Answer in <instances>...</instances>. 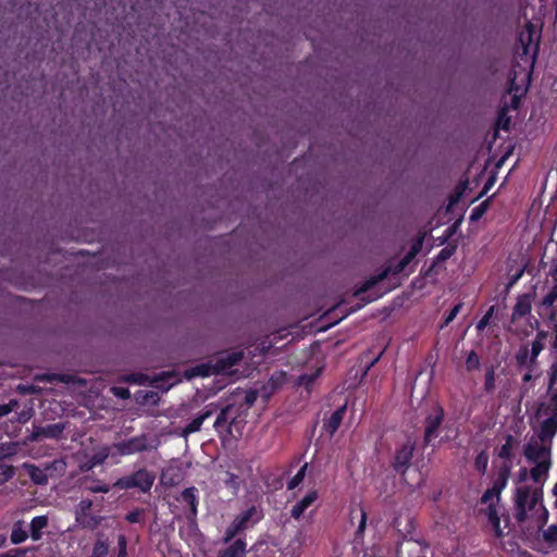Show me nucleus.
Instances as JSON below:
<instances>
[{"label":"nucleus","instance_id":"27","mask_svg":"<svg viewBox=\"0 0 557 557\" xmlns=\"http://www.w3.org/2000/svg\"><path fill=\"white\" fill-rule=\"evenodd\" d=\"M83 488L90 493H109L111 487L109 484L102 483L100 480L85 478Z\"/></svg>","mask_w":557,"mask_h":557},{"label":"nucleus","instance_id":"42","mask_svg":"<svg viewBox=\"0 0 557 557\" xmlns=\"http://www.w3.org/2000/svg\"><path fill=\"white\" fill-rule=\"evenodd\" d=\"M495 307L492 306L488 308V310L485 312V314L480 319V321L476 323V330L478 332L483 331L488 324L490 321L494 314Z\"/></svg>","mask_w":557,"mask_h":557},{"label":"nucleus","instance_id":"10","mask_svg":"<svg viewBox=\"0 0 557 557\" xmlns=\"http://www.w3.org/2000/svg\"><path fill=\"white\" fill-rule=\"evenodd\" d=\"M319 498L317 490H310L307 494L299 499L290 509V517L295 520H299L304 517L306 510L312 506Z\"/></svg>","mask_w":557,"mask_h":557},{"label":"nucleus","instance_id":"41","mask_svg":"<svg viewBox=\"0 0 557 557\" xmlns=\"http://www.w3.org/2000/svg\"><path fill=\"white\" fill-rule=\"evenodd\" d=\"M319 370L312 374H301L298 380L299 385H302L307 391H309L310 387L313 385L314 381L317 380V377L319 376Z\"/></svg>","mask_w":557,"mask_h":557},{"label":"nucleus","instance_id":"54","mask_svg":"<svg viewBox=\"0 0 557 557\" xmlns=\"http://www.w3.org/2000/svg\"><path fill=\"white\" fill-rule=\"evenodd\" d=\"M113 391H114V395H116L123 399H127L131 396L129 391L127 388L115 387V388H113Z\"/></svg>","mask_w":557,"mask_h":557},{"label":"nucleus","instance_id":"64","mask_svg":"<svg viewBox=\"0 0 557 557\" xmlns=\"http://www.w3.org/2000/svg\"><path fill=\"white\" fill-rule=\"evenodd\" d=\"M550 276L557 283V264L550 270Z\"/></svg>","mask_w":557,"mask_h":557},{"label":"nucleus","instance_id":"36","mask_svg":"<svg viewBox=\"0 0 557 557\" xmlns=\"http://www.w3.org/2000/svg\"><path fill=\"white\" fill-rule=\"evenodd\" d=\"M308 462L301 466L297 473L287 482V490H295L305 479Z\"/></svg>","mask_w":557,"mask_h":557},{"label":"nucleus","instance_id":"19","mask_svg":"<svg viewBox=\"0 0 557 557\" xmlns=\"http://www.w3.org/2000/svg\"><path fill=\"white\" fill-rule=\"evenodd\" d=\"M389 272H391V268H386L379 274L373 275L370 278H368L360 287H358L356 289L355 296L360 297L362 294L372 289L376 284L384 281L387 277Z\"/></svg>","mask_w":557,"mask_h":557},{"label":"nucleus","instance_id":"3","mask_svg":"<svg viewBox=\"0 0 557 557\" xmlns=\"http://www.w3.org/2000/svg\"><path fill=\"white\" fill-rule=\"evenodd\" d=\"M445 419V410L443 406L438 403L433 404L431 409L425 414L423 424H424V434H423V445L429 446L433 440H435L440 434V428Z\"/></svg>","mask_w":557,"mask_h":557},{"label":"nucleus","instance_id":"9","mask_svg":"<svg viewBox=\"0 0 557 557\" xmlns=\"http://www.w3.org/2000/svg\"><path fill=\"white\" fill-rule=\"evenodd\" d=\"M263 510L255 505H251L246 510L239 512L235 520L242 524L243 529L246 531L250 528H253L257 523H259L263 519Z\"/></svg>","mask_w":557,"mask_h":557},{"label":"nucleus","instance_id":"11","mask_svg":"<svg viewBox=\"0 0 557 557\" xmlns=\"http://www.w3.org/2000/svg\"><path fill=\"white\" fill-rule=\"evenodd\" d=\"M557 433V421L555 418L545 419L536 433V440L552 446L553 438Z\"/></svg>","mask_w":557,"mask_h":557},{"label":"nucleus","instance_id":"17","mask_svg":"<svg viewBox=\"0 0 557 557\" xmlns=\"http://www.w3.org/2000/svg\"><path fill=\"white\" fill-rule=\"evenodd\" d=\"M75 520L76 523L83 529L95 530L101 524L103 518L101 516H96L90 512H85L75 513Z\"/></svg>","mask_w":557,"mask_h":557},{"label":"nucleus","instance_id":"25","mask_svg":"<svg viewBox=\"0 0 557 557\" xmlns=\"http://www.w3.org/2000/svg\"><path fill=\"white\" fill-rule=\"evenodd\" d=\"M213 413V410L206 409L201 413H199L196 418H194L185 428L184 434H191L200 431L201 425L205 420L210 418Z\"/></svg>","mask_w":557,"mask_h":557},{"label":"nucleus","instance_id":"33","mask_svg":"<svg viewBox=\"0 0 557 557\" xmlns=\"http://www.w3.org/2000/svg\"><path fill=\"white\" fill-rule=\"evenodd\" d=\"M488 465V455L485 450L480 451L474 459V469L480 474H485Z\"/></svg>","mask_w":557,"mask_h":557},{"label":"nucleus","instance_id":"7","mask_svg":"<svg viewBox=\"0 0 557 557\" xmlns=\"http://www.w3.org/2000/svg\"><path fill=\"white\" fill-rule=\"evenodd\" d=\"M177 500L181 504L188 506V510L185 513L186 515V519L189 522H194L195 523L196 519H197V515H198V504H199L198 490L195 486H190V487L185 488L181 493V495L177 498Z\"/></svg>","mask_w":557,"mask_h":557},{"label":"nucleus","instance_id":"40","mask_svg":"<svg viewBox=\"0 0 557 557\" xmlns=\"http://www.w3.org/2000/svg\"><path fill=\"white\" fill-rule=\"evenodd\" d=\"M480 368V357L475 350H471L466 359V369L470 371L478 370Z\"/></svg>","mask_w":557,"mask_h":557},{"label":"nucleus","instance_id":"48","mask_svg":"<svg viewBox=\"0 0 557 557\" xmlns=\"http://www.w3.org/2000/svg\"><path fill=\"white\" fill-rule=\"evenodd\" d=\"M29 548H13L7 553L0 554V557H26Z\"/></svg>","mask_w":557,"mask_h":557},{"label":"nucleus","instance_id":"34","mask_svg":"<svg viewBox=\"0 0 557 557\" xmlns=\"http://www.w3.org/2000/svg\"><path fill=\"white\" fill-rule=\"evenodd\" d=\"M228 413H230V407H225V408H223V409L219 412V414H218V417H216V419H215V421H214V424H213L214 429H215L218 432H220L221 430H223V429H225V428H227V430H230V425H227V422H228Z\"/></svg>","mask_w":557,"mask_h":557},{"label":"nucleus","instance_id":"1","mask_svg":"<svg viewBox=\"0 0 557 557\" xmlns=\"http://www.w3.org/2000/svg\"><path fill=\"white\" fill-rule=\"evenodd\" d=\"M543 496L542 488H533L530 485L517 486L513 497V516L518 522H524L528 512L532 511Z\"/></svg>","mask_w":557,"mask_h":557},{"label":"nucleus","instance_id":"59","mask_svg":"<svg viewBox=\"0 0 557 557\" xmlns=\"http://www.w3.org/2000/svg\"><path fill=\"white\" fill-rule=\"evenodd\" d=\"M547 337H548V332L544 331V330H540V331H537L534 341H540V343L544 344V342L546 341Z\"/></svg>","mask_w":557,"mask_h":557},{"label":"nucleus","instance_id":"62","mask_svg":"<svg viewBox=\"0 0 557 557\" xmlns=\"http://www.w3.org/2000/svg\"><path fill=\"white\" fill-rule=\"evenodd\" d=\"M520 106V96H518L517 94H515L511 98V108L512 109H518Z\"/></svg>","mask_w":557,"mask_h":557},{"label":"nucleus","instance_id":"58","mask_svg":"<svg viewBox=\"0 0 557 557\" xmlns=\"http://www.w3.org/2000/svg\"><path fill=\"white\" fill-rule=\"evenodd\" d=\"M528 476H530V470H528L527 468H521L518 472V481L524 482L527 481Z\"/></svg>","mask_w":557,"mask_h":557},{"label":"nucleus","instance_id":"18","mask_svg":"<svg viewBox=\"0 0 557 557\" xmlns=\"http://www.w3.org/2000/svg\"><path fill=\"white\" fill-rule=\"evenodd\" d=\"M518 444V441L515 438L513 435L511 434H507L505 436V444L502 445V447L499 448L498 453H497V456L505 460L504 463H510L512 462V459H513V453H512V449H513V446Z\"/></svg>","mask_w":557,"mask_h":557},{"label":"nucleus","instance_id":"4","mask_svg":"<svg viewBox=\"0 0 557 557\" xmlns=\"http://www.w3.org/2000/svg\"><path fill=\"white\" fill-rule=\"evenodd\" d=\"M416 444L412 441H407L400 447L396 448L395 455L392 461L394 471L399 474L404 481H406V473L411 465L413 458V451Z\"/></svg>","mask_w":557,"mask_h":557},{"label":"nucleus","instance_id":"57","mask_svg":"<svg viewBox=\"0 0 557 557\" xmlns=\"http://www.w3.org/2000/svg\"><path fill=\"white\" fill-rule=\"evenodd\" d=\"M13 404H0V417H4L12 411Z\"/></svg>","mask_w":557,"mask_h":557},{"label":"nucleus","instance_id":"31","mask_svg":"<svg viewBox=\"0 0 557 557\" xmlns=\"http://www.w3.org/2000/svg\"><path fill=\"white\" fill-rule=\"evenodd\" d=\"M487 519L490 524L493 527L496 536L500 537L503 535V531L500 529V519L497 509L493 504L488 506Z\"/></svg>","mask_w":557,"mask_h":557},{"label":"nucleus","instance_id":"35","mask_svg":"<svg viewBox=\"0 0 557 557\" xmlns=\"http://www.w3.org/2000/svg\"><path fill=\"white\" fill-rule=\"evenodd\" d=\"M495 368L494 366H490L486 370H485V375H484V391L486 393H492L494 392L495 389Z\"/></svg>","mask_w":557,"mask_h":557},{"label":"nucleus","instance_id":"43","mask_svg":"<svg viewBox=\"0 0 557 557\" xmlns=\"http://www.w3.org/2000/svg\"><path fill=\"white\" fill-rule=\"evenodd\" d=\"M543 349H544L543 343H540V341L532 342L531 351H530V360H529V362L531 364H534L536 362V359Z\"/></svg>","mask_w":557,"mask_h":557},{"label":"nucleus","instance_id":"50","mask_svg":"<svg viewBox=\"0 0 557 557\" xmlns=\"http://www.w3.org/2000/svg\"><path fill=\"white\" fill-rule=\"evenodd\" d=\"M499 496H500V493H498L497 491H494V488H493V487L487 488V490L483 493V495H482V497H481V503H482V504H486V503H488L490 500H492L494 497H496V498L498 499V498H499Z\"/></svg>","mask_w":557,"mask_h":557},{"label":"nucleus","instance_id":"30","mask_svg":"<svg viewBox=\"0 0 557 557\" xmlns=\"http://www.w3.org/2000/svg\"><path fill=\"white\" fill-rule=\"evenodd\" d=\"M28 537V533L23 529V522L17 521L13 524L10 541L12 544L17 545L25 542Z\"/></svg>","mask_w":557,"mask_h":557},{"label":"nucleus","instance_id":"24","mask_svg":"<svg viewBox=\"0 0 557 557\" xmlns=\"http://www.w3.org/2000/svg\"><path fill=\"white\" fill-rule=\"evenodd\" d=\"M23 468L27 470L30 480L37 485H45L48 483V475L44 470L33 463L25 462Z\"/></svg>","mask_w":557,"mask_h":557},{"label":"nucleus","instance_id":"28","mask_svg":"<svg viewBox=\"0 0 557 557\" xmlns=\"http://www.w3.org/2000/svg\"><path fill=\"white\" fill-rule=\"evenodd\" d=\"M18 448L16 442L0 443V461L11 460L18 453Z\"/></svg>","mask_w":557,"mask_h":557},{"label":"nucleus","instance_id":"49","mask_svg":"<svg viewBox=\"0 0 557 557\" xmlns=\"http://www.w3.org/2000/svg\"><path fill=\"white\" fill-rule=\"evenodd\" d=\"M544 539L547 542H557V525L552 524L544 531Z\"/></svg>","mask_w":557,"mask_h":557},{"label":"nucleus","instance_id":"46","mask_svg":"<svg viewBox=\"0 0 557 557\" xmlns=\"http://www.w3.org/2000/svg\"><path fill=\"white\" fill-rule=\"evenodd\" d=\"M117 557H127V539L124 534L117 536Z\"/></svg>","mask_w":557,"mask_h":557},{"label":"nucleus","instance_id":"61","mask_svg":"<svg viewBox=\"0 0 557 557\" xmlns=\"http://www.w3.org/2000/svg\"><path fill=\"white\" fill-rule=\"evenodd\" d=\"M553 373L550 374V377H549V387H552L556 381V377H557V364H554L553 366Z\"/></svg>","mask_w":557,"mask_h":557},{"label":"nucleus","instance_id":"56","mask_svg":"<svg viewBox=\"0 0 557 557\" xmlns=\"http://www.w3.org/2000/svg\"><path fill=\"white\" fill-rule=\"evenodd\" d=\"M256 399H257V392H255V391H250L245 396V403L248 406H252L255 404Z\"/></svg>","mask_w":557,"mask_h":557},{"label":"nucleus","instance_id":"15","mask_svg":"<svg viewBox=\"0 0 557 557\" xmlns=\"http://www.w3.org/2000/svg\"><path fill=\"white\" fill-rule=\"evenodd\" d=\"M533 467L530 469V478L534 483L543 484L548 478V472L552 466L550 460H542L540 462H532Z\"/></svg>","mask_w":557,"mask_h":557},{"label":"nucleus","instance_id":"63","mask_svg":"<svg viewBox=\"0 0 557 557\" xmlns=\"http://www.w3.org/2000/svg\"><path fill=\"white\" fill-rule=\"evenodd\" d=\"M509 123H510L509 119H506V121H502V117H499V121L497 122V125L499 127H502L503 129L507 131L509 128Z\"/></svg>","mask_w":557,"mask_h":557},{"label":"nucleus","instance_id":"37","mask_svg":"<svg viewBox=\"0 0 557 557\" xmlns=\"http://www.w3.org/2000/svg\"><path fill=\"white\" fill-rule=\"evenodd\" d=\"M109 554V544L107 541L97 540L94 544L91 555L89 557H107Z\"/></svg>","mask_w":557,"mask_h":557},{"label":"nucleus","instance_id":"2","mask_svg":"<svg viewBox=\"0 0 557 557\" xmlns=\"http://www.w3.org/2000/svg\"><path fill=\"white\" fill-rule=\"evenodd\" d=\"M154 479L152 472L141 468L117 479L114 486L121 490L138 488L141 493H148L154 483Z\"/></svg>","mask_w":557,"mask_h":557},{"label":"nucleus","instance_id":"53","mask_svg":"<svg viewBox=\"0 0 557 557\" xmlns=\"http://www.w3.org/2000/svg\"><path fill=\"white\" fill-rule=\"evenodd\" d=\"M191 375L193 376L194 375L207 376V375H209V371L206 366L201 364V366H197L196 368L193 369Z\"/></svg>","mask_w":557,"mask_h":557},{"label":"nucleus","instance_id":"5","mask_svg":"<svg viewBox=\"0 0 557 557\" xmlns=\"http://www.w3.org/2000/svg\"><path fill=\"white\" fill-rule=\"evenodd\" d=\"M550 450L552 446L532 437L523 446V456L530 463L540 462L542 460H550Z\"/></svg>","mask_w":557,"mask_h":557},{"label":"nucleus","instance_id":"47","mask_svg":"<svg viewBox=\"0 0 557 557\" xmlns=\"http://www.w3.org/2000/svg\"><path fill=\"white\" fill-rule=\"evenodd\" d=\"M455 252V247L446 246L443 249L440 250V252L436 256V261H446L449 259Z\"/></svg>","mask_w":557,"mask_h":557},{"label":"nucleus","instance_id":"32","mask_svg":"<svg viewBox=\"0 0 557 557\" xmlns=\"http://www.w3.org/2000/svg\"><path fill=\"white\" fill-rule=\"evenodd\" d=\"M418 252V249L413 246L409 252H407L395 265L393 269L394 274L401 273L406 267L411 262V260L414 258L416 253Z\"/></svg>","mask_w":557,"mask_h":557},{"label":"nucleus","instance_id":"29","mask_svg":"<svg viewBox=\"0 0 557 557\" xmlns=\"http://www.w3.org/2000/svg\"><path fill=\"white\" fill-rule=\"evenodd\" d=\"M356 511H359V513H360V520H359V523H358V528H357V530L355 532V541L358 542V541H361L363 539L364 531H366V528H367L368 515H367L366 510L362 507L354 508L350 511L351 519L354 518V513Z\"/></svg>","mask_w":557,"mask_h":557},{"label":"nucleus","instance_id":"22","mask_svg":"<svg viewBox=\"0 0 557 557\" xmlns=\"http://www.w3.org/2000/svg\"><path fill=\"white\" fill-rule=\"evenodd\" d=\"M531 301L528 295L518 298L512 309V321L521 319L531 312Z\"/></svg>","mask_w":557,"mask_h":557},{"label":"nucleus","instance_id":"16","mask_svg":"<svg viewBox=\"0 0 557 557\" xmlns=\"http://www.w3.org/2000/svg\"><path fill=\"white\" fill-rule=\"evenodd\" d=\"M109 455L110 450L108 447L100 448L81 465V470L84 472L92 470L95 467L102 465L108 459Z\"/></svg>","mask_w":557,"mask_h":557},{"label":"nucleus","instance_id":"55","mask_svg":"<svg viewBox=\"0 0 557 557\" xmlns=\"http://www.w3.org/2000/svg\"><path fill=\"white\" fill-rule=\"evenodd\" d=\"M484 210H485L484 203H482L479 207L474 208L472 210V213H471V220L479 219L483 214Z\"/></svg>","mask_w":557,"mask_h":557},{"label":"nucleus","instance_id":"60","mask_svg":"<svg viewBox=\"0 0 557 557\" xmlns=\"http://www.w3.org/2000/svg\"><path fill=\"white\" fill-rule=\"evenodd\" d=\"M528 368H529V371L522 377L523 383L530 382L532 380V377H533L532 376L533 364H531L529 362Z\"/></svg>","mask_w":557,"mask_h":557},{"label":"nucleus","instance_id":"45","mask_svg":"<svg viewBox=\"0 0 557 557\" xmlns=\"http://www.w3.org/2000/svg\"><path fill=\"white\" fill-rule=\"evenodd\" d=\"M462 302H458L451 309L450 311L448 312V314L446 315L445 318V321H444V324L442 325L443 326H447L448 324H450L454 319L457 317V314L460 312L461 308H462Z\"/></svg>","mask_w":557,"mask_h":557},{"label":"nucleus","instance_id":"14","mask_svg":"<svg viewBox=\"0 0 557 557\" xmlns=\"http://www.w3.org/2000/svg\"><path fill=\"white\" fill-rule=\"evenodd\" d=\"M247 554V543L245 537H237L235 541L222 549L219 557H245Z\"/></svg>","mask_w":557,"mask_h":557},{"label":"nucleus","instance_id":"8","mask_svg":"<svg viewBox=\"0 0 557 557\" xmlns=\"http://www.w3.org/2000/svg\"><path fill=\"white\" fill-rule=\"evenodd\" d=\"M243 358L244 352L242 350L223 352L215 358V361L212 366L213 372L216 374L225 373L232 367L238 364Z\"/></svg>","mask_w":557,"mask_h":557},{"label":"nucleus","instance_id":"23","mask_svg":"<svg viewBox=\"0 0 557 557\" xmlns=\"http://www.w3.org/2000/svg\"><path fill=\"white\" fill-rule=\"evenodd\" d=\"M511 472V465L510 463H503V466L499 468L497 472V476L493 482L492 487L494 491H497L498 493H502L503 490L506 487L508 479L510 476Z\"/></svg>","mask_w":557,"mask_h":557},{"label":"nucleus","instance_id":"26","mask_svg":"<svg viewBox=\"0 0 557 557\" xmlns=\"http://www.w3.org/2000/svg\"><path fill=\"white\" fill-rule=\"evenodd\" d=\"M245 532L242 524H239L235 518L225 529L224 535L222 537V542L227 544L232 541H235L237 537H242L240 535Z\"/></svg>","mask_w":557,"mask_h":557},{"label":"nucleus","instance_id":"52","mask_svg":"<svg viewBox=\"0 0 557 557\" xmlns=\"http://www.w3.org/2000/svg\"><path fill=\"white\" fill-rule=\"evenodd\" d=\"M545 414L548 416V418H555L557 421V401L549 399L548 405L545 407Z\"/></svg>","mask_w":557,"mask_h":557},{"label":"nucleus","instance_id":"12","mask_svg":"<svg viewBox=\"0 0 557 557\" xmlns=\"http://www.w3.org/2000/svg\"><path fill=\"white\" fill-rule=\"evenodd\" d=\"M64 429H65V425L63 423H53V424H48L42 428H38L33 433V440H40V438L59 440L62 437Z\"/></svg>","mask_w":557,"mask_h":557},{"label":"nucleus","instance_id":"13","mask_svg":"<svg viewBox=\"0 0 557 557\" xmlns=\"http://www.w3.org/2000/svg\"><path fill=\"white\" fill-rule=\"evenodd\" d=\"M346 405L338 407L329 419H326L323 423V430L330 435L333 436L335 432L341 426L343 419L346 413Z\"/></svg>","mask_w":557,"mask_h":557},{"label":"nucleus","instance_id":"51","mask_svg":"<svg viewBox=\"0 0 557 557\" xmlns=\"http://www.w3.org/2000/svg\"><path fill=\"white\" fill-rule=\"evenodd\" d=\"M92 507V502L88 498L82 499L77 506L75 513H85L90 512V509Z\"/></svg>","mask_w":557,"mask_h":557},{"label":"nucleus","instance_id":"20","mask_svg":"<svg viewBox=\"0 0 557 557\" xmlns=\"http://www.w3.org/2000/svg\"><path fill=\"white\" fill-rule=\"evenodd\" d=\"M47 516H36L32 519L29 524V536L33 541H39L42 537V530L48 527Z\"/></svg>","mask_w":557,"mask_h":557},{"label":"nucleus","instance_id":"21","mask_svg":"<svg viewBox=\"0 0 557 557\" xmlns=\"http://www.w3.org/2000/svg\"><path fill=\"white\" fill-rule=\"evenodd\" d=\"M557 301V283L552 287V289L543 297L541 301V307L548 309L549 313L547 315L549 321H554L556 319V309L554 308V304Z\"/></svg>","mask_w":557,"mask_h":557},{"label":"nucleus","instance_id":"38","mask_svg":"<svg viewBox=\"0 0 557 557\" xmlns=\"http://www.w3.org/2000/svg\"><path fill=\"white\" fill-rule=\"evenodd\" d=\"M125 520L129 523H145V509L144 508H135L129 511L125 516Z\"/></svg>","mask_w":557,"mask_h":557},{"label":"nucleus","instance_id":"39","mask_svg":"<svg viewBox=\"0 0 557 557\" xmlns=\"http://www.w3.org/2000/svg\"><path fill=\"white\" fill-rule=\"evenodd\" d=\"M15 475V468L11 465H0V483H7Z\"/></svg>","mask_w":557,"mask_h":557},{"label":"nucleus","instance_id":"6","mask_svg":"<svg viewBox=\"0 0 557 557\" xmlns=\"http://www.w3.org/2000/svg\"><path fill=\"white\" fill-rule=\"evenodd\" d=\"M113 448H115L121 456L143 453L150 448L149 438L146 434L133 436L128 440L115 443Z\"/></svg>","mask_w":557,"mask_h":557},{"label":"nucleus","instance_id":"44","mask_svg":"<svg viewBox=\"0 0 557 557\" xmlns=\"http://www.w3.org/2000/svg\"><path fill=\"white\" fill-rule=\"evenodd\" d=\"M529 359V349L528 347H522L516 354V361L518 367H524L528 364Z\"/></svg>","mask_w":557,"mask_h":557}]
</instances>
